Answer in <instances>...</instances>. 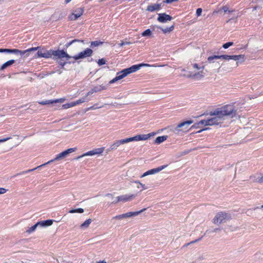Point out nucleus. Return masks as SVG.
I'll use <instances>...</instances> for the list:
<instances>
[{
    "label": "nucleus",
    "mask_w": 263,
    "mask_h": 263,
    "mask_svg": "<svg viewBox=\"0 0 263 263\" xmlns=\"http://www.w3.org/2000/svg\"><path fill=\"white\" fill-rule=\"evenodd\" d=\"M237 110L232 105H224L222 107L217 108L210 112V115L213 117L207 120H201L197 124H194L192 128L200 127V125L212 126L218 125L223 123L226 117L233 118L236 115Z\"/></svg>",
    "instance_id": "nucleus-1"
},
{
    "label": "nucleus",
    "mask_w": 263,
    "mask_h": 263,
    "mask_svg": "<svg viewBox=\"0 0 263 263\" xmlns=\"http://www.w3.org/2000/svg\"><path fill=\"white\" fill-rule=\"evenodd\" d=\"M217 55H214L210 56L208 58L207 61L205 64L194 63L192 64L194 71L191 73L190 77L195 79H201L204 77L205 72H204V67H206L209 69H218L220 67L221 64L217 61L219 58H215Z\"/></svg>",
    "instance_id": "nucleus-2"
},
{
    "label": "nucleus",
    "mask_w": 263,
    "mask_h": 263,
    "mask_svg": "<svg viewBox=\"0 0 263 263\" xmlns=\"http://www.w3.org/2000/svg\"><path fill=\"white\" fill-rule=\"evenodd\" d=\"M151 136V134L146 135H138L133 137H130L124 139L116 140L107 149V153L111 151L117 149L121 145L132 142L134 141L146 140Z\"/></svg>",
    "instance_id": "nucleus-3"
},
{
    "label": "nucleus",
    "mask_w": 263,
    "mask_h": 263,
    "mask_svg": "<svg viewBox=\"0 0 263 263\" xmlns=\"http://www.w3.org/2000/svg\"><path fill=\"white\" fill-rule=\"evenodd\" d=\"M143 66H146V67H149V66H155V65H152L151 66L149 64H140L138 65H134L132 66L124 69L122 70L121 71H119L117 72V76L112 79L111 80H110L109 82V84H112L114 83H115L117 82L118 81L124 78L126 76H127L128 74L132 73L133 72H134L138 70H139L141 67Z\"/></svg>",
    "instance_id": "nucleus-4"
},
{
    "label": "nucleus",
    "mask_w": 263,
    "mask_h": 263,
    "mask_svg": "<svg viewBox=\"0 0 263 263\" xmlns=\"http://www.w3.org/2000/svg\"><path fill=\"white\" fill-rule=\"evenodd\" d=\"M76 150H77V148L76 147L69 148V149H67L66 151H64L63 152L58 154L54 159L51 160L49 161L48 162H47V163L43 164H42V165H41L40 166H38L34 168L28 170L26 171H23V172H21L20 173H17L14 176H17V175H19L25 174H26L27 173L32 172L33 171L37 169L39 167H42L43 166H44V165H46L47 164L50 163L51 162H53V161H54L55 160H59L62 159L66 157L69 154H70V153H71L72 152H75Z\"/></svg>",
    "instance_id": "nucleus-5"
},
{
    "label": "nucleus",
    "mask_w": 263,
    "mask_h": 263,
    "mask_svg": "<svg viewBox=\"0 0 263 263\" xmlns=\"http://www.w3.org/2000/svg\"><path fill=\"white\" fill-rule=\"evenodd\" d=\"M231 219V216L230 214L224 212H220L216 214L213 219V222L216 225H219Z\"/></svg>",
    "instance_id": "nucleus-6"
},
{
    "label": "nucleus",
    "mask_w": 263,
    "mask_h": 263,
    "mask_svg": "<svg viewBox=\"0 0 263 263\" xmlns=\"http://www.w3.org/2000/svg\"><path fill=\"white\" fill-rule=\"evenodd\" d=\"M193 123L191 120L186 121L179 124L177 126L174 128L173 131L177 134H179L180 132H183L184 130H186L189 127V125Z\"/></svg>",
    "instance_id": "nucleus-7"
},
{
    "label": "nucleus",
    "mask_w": 263,
    "mask_h": 263,
    "mask_svg": "<svg viewBox=\"0 0 263 263\" xmlns=\"http://www.w3.org/2000/svg\"><path fill=\"white\" fill-rule=\"evenodd\" d=\"M244 55L242 54L233 55H229L224 54L215 57V58H219V59H223L225 60H233L236 61H237L239 60H242V61H244Z\"/></svg>",
    "instance_id": "nucleus-8"
},
{
    "label": "nucleus",
    "mask_w": 263,
    "mask_h": 263,
    "mask_svg": "<svg viewBox=\"0 0 263 263\" xmlns=\"http://www.w3.org/2000/svg\"><path fill=\"white\" fill-rule=\"evenodd\" d=\"M93 51L90 48H87L85 50L80 52L78 55L72 57L75 60L83 59L92 55Z\"/></svg>",
    "instance_id": "nucleus-9"
},
{
    "label": "nucleus",
    "mask_w": 263,
    "mask_h": 263,
    "mask_svg": "<svg viewBox=\"0 0 263 263\" xmlns=\"http://www.w3.org/2000/svg\"><path fill=\"white\" fill-rule=\"evenodd\" d=\"M167 166V165H162L161 166L158 167L157 168H153L150 170H148L143 173L141 176L140 178H143L145 177L148 175H153L156 173H159L161 171L163 170L165 168H166Z\"/></svg>",
    "instance_id": "nucleus-10"
},
{
    "label": "nucleus",
    "mask_w": 263,
    "mask_h": 263,
    "mask_svg": "<svg viewBox=\"0 0 263 263\" xmlns=\"http://www.w3.org/2000/svg\"><path fill=\"white\" fill-rule=\"evenodd\" d=\"M135 198V195L134 194L123 195L118 196L116 198V200L112 201V203H117L120 201L127 202L128 201L132 200V199H133Z\"/></svg>",
    "instance_id": "nucleus-11"
},
{
    "label": "nucleus",
    "mask_w": 263,
    "mask_h": 263,
    "mask_svg": "<svg viewBox=\"0 0 263 263\" xmlns=\"http://www.w3.org/2000/svg\"><path fill=\"white\" fill-rule=\"evenodd\" d=\"M53 54V56L57 57L59 59H62V58H66V60H68L72 57L70 56L68 54H67L66 52H65L64 50H53V53H52Z\"/></svg>",
    "instance_id": "nucleus-12"
},
{
    "label": "nucleus",
    "mask_w": 263,
    "mask_h": 263,
    "mask_svg": "<svg viewBox=\"0 0 263 263\" xmlns=\"http://www.w3.org/2000/svg\"><path fill=\"white\" fill-rule=\"evenodd\" d=\"M157 20L160 23H165L168 21H170L173 19V17L166 13H159Z\"/></svg>",
    "instance_id": "nucleus-13"
},
{
    "label": "nucleus",
    "mask_w": 263,
    "mask_h": 263,
    "mask_svg": "<svg viewBox=\"0 0 263 263\" xmlns=\"http://www.w3.org/2000/svg\"><path fill=\"white\" fill-rule=\"evenodd\" d=\"M83 12V9L82 8H78L75 11V13L71 14L69 16V18L71 20H76L78 18L82 15Z\"/></svg>",
    "instance_id": "nucleus-14"
},
{
    "label": "nucleus",
    "mask_w": 263,
    "mask_h": 263,
    "mask_svg": "<svg viewBox=\"0 0 263 263\" xmlns=\"http://www.w3.org/2000/svg\"><path fill=\"white\" fill-rule=\"evenodd\" d=\"M39 48H40V47H32V48H29V49H28L27 50H20L18 49H14L13 50L17 51V52H14V54H20L21 55H23L24 54H25V53H26L27 52H31V51H36Z\"/></svg>",
    "instance_id": "nucleus-15"
},
{
    "label": "nucleus",
    "mask_w": 263,
    "mask_h": 263,
    "mask_svg": "<svg viewBox=\"0 0 263 263\" xmlns=\"http://www.w3.org/2000/svg\"><path fill=\"white\" fill-rule=\"evenodd\" d=\"M145 210H146V209H143L139 211L130 212H128V213H126L125 214H123L124 218H129V217H131L132 216H136L138 215L139 214H140L142 212H143V211H144Z\"/></svg>",
    "instance_id": "nucleus-16"
},
{
    "label": "nucleus",
    "mask_w": 263,
    "mask_h": 263,
    "mask_svg": "<svg viewBox=\"0 0 263 263\" xmlns=\"http://www.w3.org/2000/svg\"><path fill=\"white\" fill-rule=\"evenodd\" d=\"M53 223L52 220H46L44 221H41L37 222V225H39L40 227H45L47 226H51Z\"/></svg>",
    "instance_id": "nucleus-17"
},
{
    "label": "nucleus",
    "mask_w": 263,
    "mask_h": 263,
    "mask_svg": "<svg viewBox=\"0 0 263 263\" xmlns=\"http://www.w3.org/2000/svg\"><path fill=\"white\" fill-rule=\"evenodd\" d=\"M161 8V4H154L149 5L147 7L146 10L149 12H153L156 10H160Z\"/></svg>",
    "instance_id": "nucleus-18"
},
{
    "label": "nucleus",
    "mask_w": 263,
    "mask_h": 263,
    "mask_svg": "<svg viewBox=\"0 0 263 263\" xmlns=\"http://www.w3.org/2000/svg\"><path fill=\"white\" fill-rule=\"evenodd\" d=\"M15 63L14 60H10L5 63H4L0 68V71H3L6 69L8 67L11 66L13 64Z\"/></svg>",
    "instance_id": "nucleus-19"
},
{
    "label": "nucleus",
    "mask_w": 263,
    "mask_h": 263,
    "mask_svg": "<svg viewBox=\"0 0 263 263\" xmlns=\"http://www.w3.org/2000/svg\"><path fill=\"white\" fill-rule=\"evenodd\" d=\"M52 53H53V50H44V54L42 55V58H45L46 59L51 58L52 55H53V54H52Z\"/></svg>",
    "instance_id": "nucleus-20"
},
{
    "label": "nucleus",
    "mask_w": 263,
    "mask_h": 263,
    "mask_svg": "<svg viewBox=\"0 0 263 263\" xmlns=\"http://www.w3.org/2000/svg\"><path fill=\"white\" fill-rule=\"evenodd\" d=\"M156 27V26H154L153 28H154V30L155 29V28ZM157 27L158 28H160V29H161V30L164 33H167V32H170L171 31H172L174 28V25H172L169 28H166L165 29H163L160 27H159V26H157Z\"/></svg>",
    "instance_id": "nucleus-21"
},
{
    "label": "nucleus",
    "mask_w": 263,
    "mask_h": 263,
    "mask_svg": "<svg viewBox=\"0 0 263 263\" xmlns=\"http://www.w3.org/2000/svg\"><path fill=\"white\" fill-rule=\"evenodd\" d=\"M92 220L91 219H88L85 220L83 223H82L80 226V228L81 229H86L89 227L90 224L91 223Z\"/></svg>",
    "instance_id": "nucleus-22"
},
{
    "label": "nucleus",
    "mask_w": 263,
    "mask_h": 263,
    "mask_svg": "<svg viewBox=\"0 0 263 263\" xmlns=\"http://www.w3.org/2000/svg\"><path fill=\"white\" fill-rule=\"evenodd\" d=\"M167 136H159L156 138L155 140V143L157 144H160L163 141H165L167 139Z\"/></svg>",
    "instance_id": "nucleus-23"
},
{
    "label": "nucleus",
    "mask_w": 263,
    "mask_h": 263,
    "mask_svg": "<svg viewBox=\"0 0 263 263\" xmlns=\"http://www.w3.org/2000/svg\"><path fill=\"white\" fill-rule=\"evenodd\" d=\"M95 153H94V151L93 149L92 150V151H89V152H87L84 154H83V155H82L81 156H79L76 159H79L81 158H83L85 156H93L95 155Z\"/></svg>",
    "instance_id": "nucleus-24"
},
{
    "label": "nucleus",
    "mask_w": 263,
    "mask_h": 263,
    "mask_svg": "<svg viewBox=\"0 0 263 263\" xmlns=\"http://www.w3.org/2000/svg\"><path fill=\"white\" fill-rule=\"evenodd\" d=\"M92 89H93V91H95V92H98V91H101L102 90H105L106 89V88L105 86L99 85V86H96L94 87Z\"/></svg>",
    "instance_id": "nucleus-25"
},
{
    "label": "nucleus",
    "mask_w": 263,
    "mask_h": 263,
    "mask_svg": "<svg viewBox=\"0 0 263 263\" xmlns=\"http://www.w3.org/2000/svg\"><path fill=\"white\" fill-rule=\"evenodd\" d=\"M39 225H37V222L36 224H34V225H33V226H32V227H31L29 228H28V229L26 231V233H27L30 234V233H32V232H34V231L35 230V229H36V228H37V227H39Z\"/></svg>",
    "instance_id": "nucleus-26"
},
{
    "label": "nucleus",
    "mask_w": 263,
    "mask_h": 263,
    "mask_svg": "<svg viewBox=\"0 0 263 263\" xmlns=\"http://www.w3.org/2000/svg\"><path fill=\"white\" fill-rule=\"evenodd\" d=\"M134 183H135L138 184V185L137 186V187L138 189H139V188L141 187V188H142V189L143 190H146V189H147V187L145 185V184L142 183L139 181H134Z\"/></svg>",
    "instance_id": "nucleus-27"
},
{
    "label": "nucleus",
    "mask_w": 263,
    "mask_h": 263,
    "mask_svg": "<svg viewBox=\"0 0 263 263\" xmlns=\"http://www.w3.org/2000/svg\"><path fill=\"white\" fill-rule=\"evenodd\" d=\"M59 100H53V101L47 100L45 101L40 102H39V103L42 105H47V104H52L53 103H57L58 102H59Z\"/></svg>",
    "instance_id": "nucleus-28"
},
{
    "label": "nucleus",
    "mask_w": 263,
    "mask_h": 263,
    "mask_svg": "<svg viewBox=\"0 0 263 263\" xmlns=\"http://www.w3.org/2000/svg\"><path fill=\"white\" fill-rule=\"evenodd\" d=\"M104 149L105 147H102L101 148H95L93 151L95 155H100L104 152Z\"/></svg>",
    "instance_id": "nucleus-29"
},
{
    "label": "nucleus",
    "mask_w": 263,
    "mask_h": 263,
    "mask_svg": "<svg viewBox=\"0 0 263 263\" xmlns=\"http://www.w3.org/2000/svg\"><path fill=\"white\" fill-rule=\"evenodd\" d=\"M83 40H77V39H75V40H73L72 41H71V42H69V43H67V44H65V46L66 47L68 48L70 46H71L72 44H73V43H76V42H81V43H83Z\"/></svg>",
    "instance_id": "nucleus-30"
},
{
    "label": "nucleus",
    "mask_w": 263,
    "mask_h": 263,
    "mask_svg": "<svg viewBox=\"0 0 263 263\" xmlns=\"http://www.w3.org/2000/svg\"><path fill=\"white\" fill-rule=\"evenodd\" d=\"M84 212V209L82 208H78L77 209H71L69 211L70 213H82Z\"/></svg>",
    "instance_id": "nucleus-31"
},
{
    "label": "nucleus",
    "mask_w": 263,
    "mask_h": 263,
    "mask_svg": "<svg viewBox=\"0 0 263 263\" xmlns=\"http://www.w3.org/2000/svg\"><path fill=\"white\" fill-rule=\"evenodd\" d=\"M74 106H76V104H74V102H71L69 103H66V104H63L62 107L64 109H67V108L73 107Z\"/></svg>",
    "instance_id": "nucleus-32"
},
{
    "label": "nucleus",
    "mask_w": 263,
    "mask_h": 263,
    "mask_svg": "<svg viewBox=\"0 0 263 263\" xmlns=\"http://www.w3.org/2000/svg\"><path fill=\"white\" fill-rule=\"evenodd\" d=\"M17 52L14 51L13 49H0V52H6L9 53H14V52Z\"/></svg>",
    "instance_id": "nucleus-33"
},
{
    "label": "nucleus",
    "mask_w": 263,
    "mask_h": 263,
    "mask_svg": "<svg viewBox=\"0 0 263 263\" xmlns=\"http://www.w3.org/2000/svg\"><path fill=\"white\" fill-rule=\"evenodd\" d=\"M103 44L102 42L101 41H93L90 43V47H96L100 45H102Z\"/></svg>",
    "instance_id": "nucleus-34"
},
{
    "label": "nucleus",
    "mask_w": 263,
    "mask_h": 263,
    "mask_svg": "<svg viewBox=\"0 0 263 263\" xmlns=\"http://www.w3.org/2000/svg\"><path fill=\"white\" fill-rule=\"evenodd\" d=\"M152 34V31L149 29H146L145 31L142 33V35L143 36H149Z\"/></svg>",
    "instance_id": "nucleus-35"
},
{
    "label": "nucleus",
    "mask_w": 263,
    "mask_h": 263,
    "mask_svg": "<svg viewBox=\"0 0 263 263\" xmlns=\"http://www.w3.org/2000/svg\"><path fill=\"white\" fill-rule=\"evenodd\" d=\"M85 100H86V97H83V98H82L80 99H79L78 100H77V101L76 102H74V104H76V105H78V104H79L80 103H83L85 101Z\"/></svg>",
    "instance_id": "nucleus-36"
},
{
    "label": "nucleus",
    "mask_w": 263,
    "mask_h": 263,
    "mask_svg": "<svg viewBox=\"0 0 263 263\" xmlns=\"http://www.w3.org/2000/svg\"><path fill=\"white\" fill-rule=\"evenodd\" d=\"M233 45V42H228V43L224 44L222 45V47L224 49H227Z\"/></svg>",
    "instance_id": "nucleus-37"
},
{
    "label": "nucleus",
    "mask_w": 263,
    "mask_h": 263,
    "mask_svg": "<svg viewBox=\"0 0 263 263\" xmlns=\"http://www.w3.org/2000/svg\"><path fill=\"white\" fill-rule=\"evenodd\" d=\"M106 63V61L104 59H99L98 61V64L100 65H103Z\"/></svg>",
    "instance_id": "nucleus-38"
},
{
    "label": "nucleus",
    "mask_w": 263,
    "mask_h": 263,
    "mask_svg": "<svg viewBox=\"0 0 263 263\" xmlns=\"http://www.w3.org/2000/svg\"><path fill=\"white\" fill-rule=\"evenodd\" d=\"M201 238H202V237H201V238H199V239H196V240H194V241H191L190 242H189V243H187L185 244V245H184V246H185V247H187V246H189V245H190L191 244H192V243H194L197 242L199 241V240H200L201 239Z\"/></svg>",
    "instance_id": "nucleus-39"
},
{
    "label": "nucleus",
    "mask_w": 263,
    "mask_h": 263,
    "mask_svg": "<svg viewBox=\"0 0 263 263\" xmlns=\"http://www.w3.org/2000/svg\"><path fill=\"white\" fill-rule=\"evenodd\" d=\"M124 218L123 214L119 215H117L112 218V219H121Z\"/></svg>",
    "instance_id": "nucleus-40"
},
{
    "label": "nucleus",
    "mask_w": 263,
    "mask_h": 263,
    "mask_svg": "<svg viewBox=\"0 0 263 263\" xmlns=\"http://www.w3.org/2000/svg\"><path fill=\"white\" fill-rule=\"evenodd\" d=\"M44 50H39L37 52V57L39 58H42V55H43L44 54Z\"/></svg>",
    "instance_id": "nucleus-41"
},
{
    "label": "nucleus",
    "mask_w": 263,
    "mask_h": 263,
    "mask_svg": "<svg viewBox=\"0 0 263 263\" xmlns=\"http://www.w3.org/2000/svg\"><path fill=\"white\" fill-rule=\"evenodd\" d=\"M132 43L130 42H124L123 41L121 42V43L119 44V45L120 46V47H122L124 45H129V44H130Z\"/></svg>",
    "instance_id": "nucleus-42"
},
{
    "label": "nucleus",
    "mask_w": 263,
    "mask_h": 263,
    "mask_svg": "<svg viewBox=\"0 0 263 263\" xmlns=\"http://www.w3.org/2000/svg\"><path fill=\"white\" fill-rule=\"evenodd\" d=\"M202 10L201 8H198L196 10V14L198 16H200L201 14Z\"/></svg>",
    "instance_id": "nucleus-43"
},
{
    "label": "nucleus",
    "mask_w": 263,
    "mask_h": 263,
    "mask_svg": "<svg viewBox=\"0 0 263 263\" xmlns=\"http://www.w3.org/2000/svg\"><path fill=\"white\" fill-rule=\"evenodd\" d=\"M103 106H100V107H96V105H94L93 106H92L91 107H90L89 108H88V110H90V109H97V108H102Z\"/></svg>",
    "instance_id": "nucleus-44"
},
{
    "label": "nucleus",
    "mask_w": 263,
    "mask_h": 263,
    "mask_svg": "<svg viewBox=\"0 0 263 263\" xmlns=\"http://www.w3.org/2000/svg\"><path fill=\"white\" fill-rule=\"evenodd\" d=\"M7 191V190L5 188L0 187V194H5Z\"/></svg>",
    "instance_id": "nucleus-45"
},
{
    "label": "nucleus",
    "mask_w": 263,
    "mask_h": 263,
    "mask_svg": "<svg viewBox=\"0 0 263 263\" xmlns=\"http://www.w3.org/2000/svg\"><path fill=\"white\" fill-rule=\"evenodd\" d=\"M178 0H165L164 3H172L174 2H177Z\"/></svg>",
    "instance_id": "nucleus-46"
},
{
    "label": "nucleus",
    "mask_w": 263,
    "mask_h": 263,
    "mask_svg": "<svg viewBox=\"0 0 263 263\" xmlns=\"http://www.w3.org/2000/svg\"><path fill=\"white\" fill-rule=\"evenodd\" d=\"M58 63L60 65H62V66H64L66 64V63L65 62H63L62 59H60Z\"/></svg>",
    "instance_id": "nucleus-47"
},
{
    "label": "nucleus",
    "mask_w": 263,
    "mask_h": 263,
    "mask_svg": "<svg viewBox=\"0 0 263 263\" xmlns=\"http://www.w3.org/2000/svg\"><path fill=\"white\" fill-rule=\"evenodd\" d=\"M94 92H95V91H93V89L92 88L90 91H89V92H87V93L85 96V97H87V96H88L90 95H92Z\"/></svg>",
    "instance_id": "nucleus-48"
},
{
    "label": "nucleus",
    "mask_w": 263,
    "mask_h": 263,
    "mask_svg": "<svg viewBox=\"0 0 263 263\" xmlns=\"http://www.w3.org/2000/svg\"><path fill=\"white\" fill-rule=\"evenodd\" d=\"M10 139V137H8V138H4V139H0V143L5 142V141L9 140Z\"/></svg>",
    "instance_id": "nucleus-49"
},
{
    "label": "nucleus",
    "mask_w": 263,
    "mask_h": 263,
    "mask_svg": "<svg viewBox=\"0 0 263 263\" xmlns=\"http://www.w3.org/2000/svg\"><path fill=\"white\" fill-rule=\"evenodd\" d=\"M219 231H220V229H219V228H216V229H214L212 231V232H214V233H217V232H219Z\"/></svg>",
    "instance_id": "nucleus-50"
},
{
    "label": "nucleus",
    "mask_w": 263,
    "mask_h": 263,
    "mask_svg": "<svg viewBox=\"0 0 263 263\" xmlns=\"http://www.w3.org/2000/svg\"><path fill=\"white\" fill-rule=\"evenodd\" d=\"M258 182L259 183H263V176L260 177L258 180Z\"/></svg>",
    "instance_id": "nucleus-51"
},
{
    "label": "nucleus",
    "mask_w": 263,
    "mask_h": 263,
    "mask_svg": "<svg viewBox=\"0 0 263 263\" xmlns=\"http://www.w3.org/2000/svg\"><path fill=\"white\" fill-rule=\"evenodd\" d=\"M208 129V128H204V129H202L200 130H199V131H198V133H201V132H202V131H203V130H206V129Z\"/></svg>",
    "instance_id": "nucleus-52"
},
{
    "label": "nucleus",
    "mask_w": 263,
    "mask_h": 263,
    "mask_svg": "<svg viewBox=\"0 0 263 263\" xmlns=\"http://www.w3.org/2000/svg\"><path fill=\"white\" fill-rule=\"evenodd\" d=\"M223 9L224 12H227L228 11V8H227L226 7H224L223 8Z\"/></svg>",
    "instance_id": "nucleus-53"
},
{
    "label": "nucleus",
    "mask_w": 263,
    "mask_h": 263,
    "mask_svg": "<svg viewBox=\"0 0 263 263\" xmlns=\"http://www.w3.org/2000/svg\"><path fill=\"white\" fill-rule=\"evenodd\" d=\"M97 263H107L105 260L99 261Z\"/></svg>",
    "instance_id": "nucleus-54"
},
{
    "label": "nucleus",
    "mask_w": 263,
    "mask_h": 263,
    "mask_svg": "<svg viewBox=\"0 0 263 263\" xmlns=\"http://www.w3.org/2000/svg\"><path fill=\"white\" fill-rule=\"evenodd\" d=\"M72 0H65V2L66 4H68L69 3V2H70Z\"/></svg>",
    "instance_id": "nucleus-55"
},
{
    "label": "nucleus",
    "mask_w": 263,
    "mask_h": 263,
    "mask_svg": "<svg viewBox=\"0 0 263 263\" xmlns=\"http://www.w3.org/2000/svg\"><path fill=\"white\" fill-rule=\"evenodd\" d=\"M59 101L58 102H63L64 101V99H59Z\"/></svg>",
    "instance_id": "nucleus-56"
},
{
    "label": "nucleus",
    "mask_w": 263,
    "mask_h": 263,
    "mask_svg": "<svg viewBox=\"0 0 263 263\" xmlns=\"http://www.w3.org/2000/svg\"><path fill=\"white\" fill-rule=\"evenodd\" d=\"M238 66V62H236L235 64V67H237Z\"/></svg>",
    "instance_id": "nucleus-57"
},
{
    "label": "nucleus",
    "mask_w": 263,
    "mask_h": 263,
    "mask_svg": "<svg viewBox=\"0 0 263 263\" xmlns=\"http://www.w3.org/2000/svg\"><path fill=\"white\" fill-rule=\"evenodd\" d=\"M106 196H112V195H111V194H107L106 195Z\"/></svg>",
    "instance_id": "nucleus-58"
},
{
    "label": "nucleus",
    "mask_w": 263,
    "mask_h": 263,
    "mask_svg": "<svg viewBox=\"0 0 263 263\" xmlns=\"http://www.w3.org/2000/svg\"><path fill=\"white\" fill-rule=\"evenodd\" d=\"M239 165V164H237V167H236V169L237 168V166H238Z\"/></svg>",
    "instance_id": "nucleus-59"
},
{
    "label": "nucleus",
    "mask_w": 263,
    "mask_h": 263,
    "mask_svg": "<svg viewBox=\"0 0 263 263\" xmlns=\"http://www.w3.org/2000/svg\"><path fill=\"white\" fill-rule=\"evenodd\" d=\"M260 208H263V204L260 206Z\"/></svg>",
    "instance_id": "nucleus-60"
}]
</instances>
